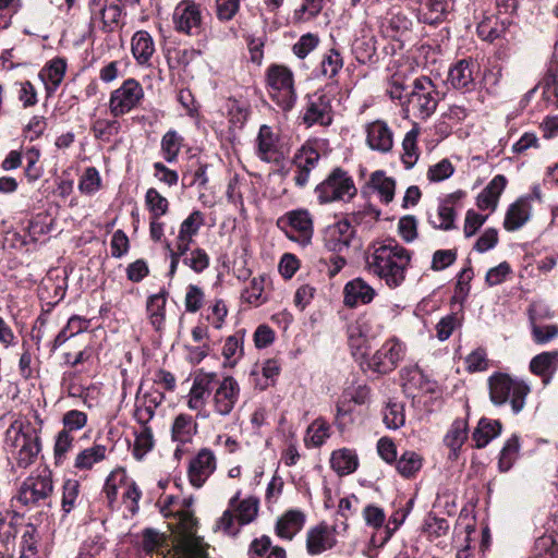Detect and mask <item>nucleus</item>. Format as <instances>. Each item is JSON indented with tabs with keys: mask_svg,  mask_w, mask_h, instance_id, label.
I'll use <instances>...</instances> for the list:
<instances>
[{
	"mask_svg": "<svg viewBox=\"0 0 558 558\" xmlns=\"http://www.w3.org/2000/svg\"><path fill=\"white\" fill-rule=\"evenodd\" d=\"M172 21L179 33L195 35L202 26L199 7L193 0H183L174 9Z\"/></svg>",
	"mask_w": 558,
	"mask_h": 558,
	"instance_id": "1a4fd4ad",
	"label": "nucleus"
},
{
	"mask_svg": "<svg viewBox=\"0 0 558 558\" xmlns=\"http://www.w3.org/2000/svg\"><path fill=\"white\" fill-rule=\"evenodd\" d=\"M86 328V320L73 316L69 319L66 326L60 330V332L56 336L54 340L51 344V352H54L59 347H61L70 337L81 332Z\"/></svg>",
	"mask_w": 558,
	"mask_h": 558,
	"instance_id": "49530a36",
	"label": "nucleus"
},
{
	"mask_svg": "<svg viewBox=\"0 0 558 558\" xmlns=\"http://www.w3.org/2000/svg\"><path fill=\"white\" fill-rule=\"evenodd\" d=\"M466 439V423L457 420L452 423L450 429L444 438V444L450 449L449 459H457L458 451Z\"/></svg>",
	"mask_w": 558,
	"mask_h": 558,
	"instance_id": "72a5a7b5",
	"label": "nucleus"
},
{
	"mask_svg": "<svg viewBox=\"0 0 558 558\" xmlns=\"http://www.w3.org/2000/svg\"><path fill=\"white\" fill-rule=\"evenodd\" d=\"M40 153L37 148L32 147L26 150L25 158L27 161L26 168H25V175L28 179V181H36L41 177V168L37 166V162L39 160Z\"/></svg>",
	"mask_w": 558,
	"mask_h": 558,
	"instance_id": "680f3d73",
	"label": "nucleus"
},
{
	"mask_svg": "<svg viewBox=\"0 0 558 558\" xmlns=\"http://www.w3.org/2000/svg\"><path fill=\"white\" fill-rule=\"evenodd\" d=\"M353 53L359 63L373 62L376 48L372 39H359L353 45Z\"/></svg>",
	"mask_w": 558,
	"mask_h": 558,
	"instance_id": "5fc2aeb1",
	"label": "nucleus"
},
{
	"mask_svg": "<svg viewBox=\"0 0 558 558\" xmlns=\"http://www.w3.org/2000/svg\"><path fill=\"white\" fill-rule=\"evenodd\" d=\"M319 204L350 201L356 193L352 177L342 168H335L314 190Z\"/></svg>",
	"mask_w": 558,
	"mask_h": 558,
	"instance_id": "20e7f679",
	"label": "nucleus"
},
{
	"mask_svg": "<svg viewBox=\"0 0 558 558\" xmlns=\"http://www.w3.org/2000/svg\"><path fill=\"white\" fill-rule=\"evenodd\" d=\"M204 298V292L198 286L190 284L185 294V310L196 313L203 306Z\"/></svg>",
	"mask_w": 558,
	"mask_h": 558,
	"instance_id": "774afa93",
	"label": "nucleus"
},
{
	"mask_svg": "<svg viewBox=\"0 0 558 558\" xmlns=\"http://www.w3.org/2000/svg\"><path fill=\"white\" fill-rule=\"evenodd\" d=\"M168 294L169 293L166 289H161L158 293L153 294L147 299L146 311L148 318L151 326L157 331L161 330L165 325Z\"/></svg>",
	"mask_w": 558,
	"mask_h": 558,
	"instance_id": "a878e982",
	"label": "nucleus"
},
{
	"mask_svg": "<svg viewBox=\"0 0 558 558\" xmlns=\"http://www.w3.org/2000/svg\"><path fill=\"white\" fill-rule=\"evenodd\" d=\"M53 493L51 472L44 470L37 475H29L21 484L16 500L28 508L50 507Z\"/></svg>",
	"mask_w": 558,
	"mask_h": 558,
	"instance_id": "39448f33",
	"label": "nucleus"
},
{
	"mask_svg": "<svg viewBox=\"0 0 558 558\" xmlns=\"http://www.w3.org/2000/svg\"><path fill=\"white\" fill-rule=\"evenodd\" d=\"M63 430L71 433L73 430L82 429L87 423V415L85 412L78 410L68 411L62 418Z\"/></svg>",
	"mask_w": 558,
	"mask_h": 558,
	"instance_id": "bf43d9fd",
	"label": "nucleus"
},
{
	"mask_svg": "<svg viewBox=\"0 0 558 558\" xmlns=\"http://www.w3.org/2000/svg\"><path fill=\"white\" fill-rule=\"evenodd\" d=\"M145 205L150 213V217L160 218L169 210V202L156 189L150 187L145 194Z\"/></svg>",
	"mask_w": 558,
	"mask_h": 558,
	"instance_id": "c03bdc74",
	"label": "nucleus"
},
{
	"mask_svg": "<svg viewBox=\"0 0 558 558\" xmlns=\"http://www.w3.org/2000/svg\"><path fill=\"white\" fill-rule=\"evenodd\" d=\"M144 92L138 82L126 80L119 88L112 92L110 97V111L114 117H120L137 106Z\"/></svg>",
	"mask_w": 558,
	"mask_h": 558,
	"instance_id": "6e6552de",
	"label": "nucleus"
},
{
	"mask_svg": "<svg viewBox=\"0 0 558 558\" xmlns=\"http://www.w3.org/2000/svg\"><path fill=\"white\" fill-rule=\"evenodd\" d=\"M155 52L151 36L146 31H138L132 38V53L140 64H146Z\"/></svg>",
	"mask_w": 558,
	"mask_h": 558,
	"instance_id": "c756f323",
	"label": "nucleus"
},
{
	"mask_svg": "<svg viewBox=\"0 0 558 558\" xmlns=\"http://www.w3.org/2000/svg\"><path fill=\"white\" fill-rule=\"evenodd\" d=\"M99 14H101L104 29L106 32H112L119 25L122 9L118 4H110L102 8Z\"/></svg>",
	"mask_w": 558,
	"mask_h": 558,
	"instance_id": "052dcab7",
	"label": "nucleus"
},
{
	"mask_svg": "<svg viewBox=\"0 0 558 558\" xmlns=\"http://www.w3.org/2000/svg\"><path fill=\"white\" fill-rule=\"evenodd\" d=\"M537 558H558V542L551 535H545L536 541Z\"/></svg>",
	"mask_w": 558,
	"mask_h": 558,
	"instance_id": "69168bd1",
	"label": "nucleus"
},
{
	"mask_svg": "<svg viewBox=\"0 0 558 558\" xmlns=\"http://www.w3.org/2000/svg\"><path fill=\"white\" fill-rule=\"evenodd\" d=\"M423 458L415 451H404L396 461L398 473L405 477L411 478L422 469Z\"/></svg>",
	"mask_w": 558,
	"mask_h": 558,
	"instance_id": "4c0bfd02",
	"label": "nucleus"
},
{
	"mask_svg": "<svg viewBox=\"0 0 558 558\" xmlns=\"http://www.w3.org/2000/svg\"><path fill=\"white\" fill-rule=\"evenodd\" d=\"M367 144L372 149L387 153L392 148V132L383 121H375L367 126Z\"/></svg>",
	"mask_w": 558,
	"mask_h": 558,
	"instance_id": "4be33fe9",
	"label": "nucleus"
},
{
	"mask_svg": "<svg viewBox=\"0 0 558 558\" xmlns=\"http://www.w3.org/2000/svg\"><path fill=\"white\" fill-rule=\"evenodd\" d=\"M329 424L322 417L316 418L306 430L304 438L306 446L319 447L329 437Z\"/></svg>",
	"mask_w": 558,
	"mask_h": 558,
	"instance_id": "79ce46f5",
	"label": "nucleus"
},
{
	"mask_svg": "<svg viewBox=\"0 0 558 558\" xmlns=\"http://www.w3.org/2000/svg\"><path fill=\"white\" fill-rule=\"evenodd\" d=\"M319 39L316 35L307 33L300 37V39L293 45L292 50L296 57L304 59L317 47Z\"/></svg>",
	"mask_w": 558,
	"mask_h": 558,
	"instance_id": "4d7b16f0",
	"label": "nucleus"
},
{
	"mask_svg": "<svg viewBox=\"0 0 558 558\" xmlns=\"http://www.w3.org/2000/svg\"><path fill=\"white\" fill-rule=\"evenodd\" d=\"M454 168L448 159H442L438 163L429 167L427 178L432 182H440L453 174Z\"/></svg>",
	"mask_w": 558,
	"mask_h": 558,
	"instance_id": "13d9d810",
	"label": "nucleus"
},
{
	"mask_svg": "<svg viewBox=\"0 0 558 558\" xmlns=\"http://www.w3.org/2000/svg\"><path fill=\"white\" fill-rule=\"evenodd\" d=\"M216 470V458L211 450L204 448L191 460L189 465L190 483L199 488Z\"/></svg>",
	"mask_w": 558,
	"mask_h": 558,
	"instance_id": "ddd939ff",
	"label": "nucleus"
},
{
	"mask_svg": "<svg viewBox=\"0 0 558 558\" xmlns=\"http://www.w3.org/2000/svg\"><path fill=\"white\" fill-rule=\"evenodd\" d=\"M204 223V214L199 210H194L182 221L179 231L195 236Z\"/></svg>",
	"mask_w": 558,
	"mask_h": 558,
	"instance_id": "e2e57ef3",
	"label": "nucleus"
},
{
	"mask_svg": "<svg viewBox=\"0 0 558 558\" xmlns=\"http://www.w3.org/2000/svg\"><path fill=\"white\" fill-rule=\"evenodd\" d=\"M101 179L95 167H88L81 178L78 189L82 193L94 194L100 187Z\"/></svg>",
	"mask_w": 558,
	"mask_h": 558,
	"instance_id": "864d4df0",
	"label": "nucleus"
},
{
	"mask_svg": "<svg viewBox=\"0 0 558 558\" xmlns=\"http://www.w3.org/2000/svg\"><path fill=\"white\" fill-rule=\"evenodd\" d=\"M318 146V140H308L292 157L291 163L295 167L293 182L299 189H303L308 184L311 172L319 162L320 154Z\"/></svg>",
	"mask_w": 558,
	"mask_h": 558,
	"instance_id": "0eeeda50",
	"label": "nucleus"
},
{
	"mask_svg": "<svg viewBox=\"0 0 558 558\" xmlns=\"http://www.w3.org/2000/svg\"><path fill=\"white\" fill-rule=\"evenodd\" d=\"M119 128L120 124L116 120L98 119L94 122L92 131L97 140L109 142L111 136L118 133Z\"/></svg>",
	"mask_w": 558,
	"mask_h": 558,
	"instance_id": "603ef678",
	"label": "nucleus"
},
{
	"mask_svg": "<svg viewBox=\"0 0 558 558\" xmlns=\"http://www.w3.org/2000/svg\"><path fill=\"white\" fill-rule=\"evenodd\" d=\"M344 304L355 307L359 303L368 304L373 301L376 292L362 278H355L344 286Z\"/></svg>",
	"mask_w": 558,
	"mask_h": 558,
	"instance_id": "412c9836",
	"label": "nucleus"
},
{
	"mask_svg": "<svg viewBox=\"0 0 558 558\" xmlns=\"http://www.w3.org/2000/svg\"><path fill=\"white\" fill-rule=\"evenodd\" d=\"M73 440L74 438L71 433L63 429L58 433L53 449L56 464H60L62 462L65 453L72 448Z\"/></svg>",
	"mask_w": 558,
	"mask_h": 558,
	"instance_id": "6e6d98bb",
	"label": "nucleus"
},
{
	"mask_svg": "<svg viewBox=\"0 0 558 558\" xmlns=\"http://www.w3.org/2000/svg\"><path fill=\"white\" fill-rule=\"evenodd\" d=\"M422 3L426 11L422 14L421 21L428 25L442 23L453 7V0H422Z\"/></svg>",
	"mask_w": 558,
	"mask_h": 558,
	"instance_id": "393cba45",
	"label": "nucleus"
},
{
	"mask_svg": "<svg viewBox=\"0 0 558 558\" xmlns=\"http://www.w3.org/2000/svg\"><path fill=\"white\" fill-rule=\"evenodd\" d=\"M268 84L272 89L283 92L287 107L295 100L293 73L287 66L274 64L267 73Z\"/></svg>",
	"mask_w": 558,
	"mask_h": 558,
	"instance_id": "f3484780",
	"label": "nucleus"
},
{
	"mask_svg": "<svg viewBox=\"0 0 558 558\" xmlns=\"http://www.w3.org/2000/svg\"><path fill=\"white\" fill-rule=\"evenodd\" d=\"M539 86L543 88L542 102L545 108H558V64H551Z\"/></svg>",
	"mask_w": 558,
	"mask_h": 558,
	"instance_id": "cd10ccee",
	"label": "nucleus"
},
{
	"mask_svg": "<svg viewBox=\"0 0 558 558\" xmlns=\"http://www.w3.org/2000/svg\"><path fill=\"white\" fill-rule=\"evenodd\" d=\"M36 430L35 427L32 426L31 423H23L19 421H14L4 434V442L8 448H10V452L16 451L22 447L28 436H32Z\"/></svg>",
	"mask_w": 558,
	"mask_h": 558,
	"instance_id": "c85d7f7f",
	"label": "nucleus"
},
{
	"mask_svg": "<svg viewBox=\"0 0 558 558\" xmlns=\"http://www.w3.org/2000/svg\"><path fill=\"white\" fill-rule=\"evenodd\" d=\"M251 113L250 106L238 99H229V114L230 122L239 128H242Z\"/></svg>",
	"mask_w": 558,
	"mask_h": 558,
	"instance_id": "3c124183",
	"label": "nucleus"
},
{
	"mask_svg": "<svg viewBox=\"0 0 558 558\" xmlns=\"http://www.w3.org/2000/svg\"><path fill=\"white\" fill-rule=\"evenodd\" d=\"M462 196V192H456L446 196L438 207L436 215L428 214V222L435 229L452 230L456 228V211L453 203Z\"/></svg>",
	"mask_w": 558,
	"mask_h": 558,
	"instance_id": "6ab92c4d",
	"label": "nucleus"
},
{
	"mask_svg": "<svg viewBox=\"0 0 558 558\" xmlns=\"http://www.w3.org/2000/svg\"><path fill=\"white\" fill-rule=\"evenodd\" d=\"M239 499V494H236L230 500V507L235 508L238 515L236 520L239 525L242 526L244 524L251 523L257 515L258 512V500L254 497H248L239 502L235 507V504Z\"/></svg>",
	"mask_w": 558,
	"mask_h": 558,
	"instance_id": "e433bc0d",
	"label": "nucleus"
},
{
	"mask_svg": "<svg viewBox=\"0 0 558 558\" xmlns=\"http://www.w3.org/2000/svg\"><path fill=\"white\" fill-rule=\"evenodd\" d=\"M183 264L194 272L202 274L209 267L210 258L204 248L196 247L183 258Z\"/></svg>",
	"mask_w": 558,
	"mask_h": 558,
	"instance_id": "09e8293b",
	"label": "nucleus"
},
{
	"mask_svg": "<svg viewBox=\"0 0 558 558\" xmlns=\"http://www.w3.org/2000/svg\"><path fill=\"white\" fill-rule=\"evenodd\" d=\"M369 183L380 194L384 203L388 204L393 199L396 181L392 178L386 177L384 171L377 170L373 172Z\"/></svg>",
	"mask_w": 558,
	"mask_h": 558,
	"instance_id": "58836bf2",
	"label": "nucleus"
},
{
	"mask_svg": "<svg viewBox=\"0 0 558 558\" xmlns=\"http://www.w3.org/2000/svg\"><path fill=\"white\" fill-rule=\"evenodd\" d=\"M305 514L301 510H288L276 524L277 535L291 541L304 526Z\"/></svg>",
	"mask_w": 558,
	"mask_h": 558,
	"instance_id": "b1692460",
	"label": "nucleus"
},
{
	"mask_svg": "<svg viewBox=\"0 0 558 558\" xmlns=\"http://www.w3.org/2000/svg\"><path fill=\"white\" fill-rule=\"evenodd\" d=\"M196 423L193 417L187 414H179L172 425V439L181 444L190 442L193 435L196 433Z\"/></svg>",
	"mask_w": 558,
	"mask_h": 558,
	"instance_id": "c9c22d12",
	"label": "nucleus"
},
{
	"mask_svg": "<svg viewBox=\"0 0 558 558\" xmlns=\"http://www.w3.org/2000/svg\"><path fill=\"white\" fill-rule=\"evenodd\" d=\"M355 229L348 221H338L329 226L324 235L325 247L333 253L343 254L355 241Z\"/></svg>",
	"mask_w": 558,
	"mask_h": 558,
	"instance_id": "9b49d317",
	"label": "nucleus"
},
{
	"mask_svg": "<svg viewBox=\"0 0 558 558\" xmlns=\"http://www.w3.org/2000/svg\"><path fill=\"white\" fill-rule=\"evenodd\" d=\"M330 464L339 475H348L357 469L359 459L354 451L343 448L332 452Z\"/></svg>",
	"mask_w": 558,
	"mask_h": 558,
	"instance_id": "473e14b6",
	"label": "nucleus"
},
{
	"mask_svg": "<svg viewBox=\"0 0 558 558\" xmlns=\"http://www.w3.org/2000/svg\"><path fill=\"white\" fill-rule=\"evenodd\" d=\"M402 357V348L398 342L385 343L368 362V366L380 374H387L395 369Z\"/></svg>",
	"mask_w": 558,
	"mask_h": 558,
	"instance_id": "a211bd4d",
	"label": "nucleus"
},
{
	"mask_svg": "<svg viewBox=\"0 0 558 558\" xmlns=\"http://www.w3.org/2000/svg\"><path fill=\"white\" fill-rule=\"evenodd\" d=\"M277 225L290 240L307 245L313 236V218L307 209L299 208L290 210L281 216Z\"/></svg>",
	"mask_w": 558,
	"mask_h": 558,
	"instance_id": "423d86ee",
	"label": "nucleus"
},
{
	"mask_svg": "<svg viewBox=\"0 0 558 558\" xmlns=\"http://www.w3.org/2000/svg\"><path fill=\"white\" fill-rule=\"evenodd\" d=\"M410 252L395 241H389L374 250L366 257L368 271L386 282L389 288H397L405 279V270L410 265Z\"/></svg>",
	"mask_w": 558,
	"mask_h": 558,
	"instance_id": "f257e3e1",
	"label": "nucleus"
},
{
	"mask_svg": "<svg viewBox=\"0 0 558 558\" xmlns=\"http://www.w3.org/2000/svg\"><path fill=\"white\" fill-rule=\"evenodd\" d=\"M154 447L153 432L148 426H144L136 435L133 448V454L137 460H141Z\"/></svg>",
	"mask_w": 558,
	"mask_h": 558,
	"instance_id": "8fccbe9b",
	"label": "nucleus"
},
{
	"mask_svg": "<svg viewBox=\"0 0 558 558\" xmlns=\"http://www.w3.org/2000/svg\"><path fill=\"white\" fill-rule=\"evenodd\" d=\"M531 202L532 196H522L509 207L504 222L507 230H518L530 219Z\"/></svg>",
	"mask_w": 558,
	"mask_h": 558,
	"instance_id": "5701e85b",
	"label": "nucleus"
},
{
	"mask_svg": "<svg viewBox=\"0 0 558 558\" xmlns=\"http://www.w3.org/2000/svg\"><path fill=\"white\" fill-rule=\"evenodd\" d=\"M375 336L374 317L367 313L360 315L354 323L348 326L349 345L356 351L354 354L366 355L368 353V339Z\"/></svg>",
	"mask_w": 558,
	"mask_h": 558,
	"instance_id": "9d476101",
	"label": "nucleus"
},
{
	"mask_svg": "<svg viewBox=\"0 0 558 558\" xmlns=\"http://www.w3.org/2000/svg\"><path fill=\"white\" fill-rule=\"evenodd\" d=\"M557 352H543L532 359L530 369L533 374L542 376L544 384H547L557 367Z\"/></svg>",
	"mask_w": 558,
	"mask_h": 558,
	"instance_id": "7c9ffc66",
	"label": "nucleus"
},
{
	"mask_svg": "<svg viewBox=\"0 0 558 558\" xmlns=\"http://www.w3.org/2000/svg\"><path fill=\"white\" fill-rule=\"evenodd\" d=\"M530 391V386L519 378L505 373L490 375V401L495 404L510 401L513 414H519L523 410Z\"/></svg>",
	"mask_w": 558,
	"mask_h": 558,
	"instance_id": "f03ea898",
	"label": "nucleus"
},
{
	"mask_svg": "<svg viewBox=\"0 0 558 558\" xmlns=\"http://www.w3.org/2000/svg\"><path fill=\"white\" fill-rule=\"evenodd\" d=\"M439 99V92L433 81L421 76L413 81L412 89L407 93L405 110L424 120L435 112Z\"/></svg>",
	"mask_w": 558,
	"mask_h": 558,
	"instance_id": "7ed1b4c3",
	"label": "nucleus"
},
{
	"mask_svg": "<svg viewBox=\"0 0 558 558\" xmlns=\"http://www.w3.org/2000/svg\"><path fill=\"white\" fill-rule=\"evenodd\" d=\"M303 122L307 126L315 123L327 126L332 122V107L330 98L323 93H315L308 97V102L303 116Z\"/></svg>",
	"mask_w": 558,
	"mask_h": 558,
	"instance_id": "f8f14e48",
	"label": "nucleus"
},
{
	"mask_svg": "<svg viewBox=\"0 0 558 558\" xmlns=\"http://www.w3.org/2000/svg\"><path fill=\"white\" fill-rule=\"evenodd\" d=\"M343 58L339 50L330 48L324 52L319 63V75L332 80L335 78L340 70L343 68Z\"/></svg>",
	"mask_w": 558,
	"mask_h": 558,
	"instance_id": "f704fd0d",
	"label": "nucleus"
},
{
	"mask_svg": "<svg viewBox=\"0 0 558 558\" xmlns=\"http://www.w3.org/2000/svg\"><path fill=\"white\" fill-rule=\"evenodd\" d=\"M257 154L263 161L270 162L272 156L278 151V136L269 125L263 124L257 135Z\"/></svg>",
	"mask_w": 558,
	"mask_h": 558,
	"instance_id": "2f4dec72",
	"label": "nucleus"
},
{
	"mask_svg": "<svg viewBox=\"0 0 558 558\" xmlns=\"http://www.w3.org/2000/svg\"><path fill=\"white\" fill-rule=\"evenodd\" d=\"M401 378L404 392L412 397H415L414 390L424 389L429 384V380L417 367L402 368Z\"/></svg>",
	"mask_w": 558,
	"mask_h": 558,
	"instance_id": "a19ab883",
	"label": "nucleus"
},
{
	"mask_svg": "<svg viewBox=\"0 0 558 558\" xmlns=\"http://www.w3.org/2000/svg\"><path fill=\"white\" fill-rule=\"evenodd\" d=\"M401 238L410 243L417 238V220L414 216H404L398 222Z\"/></svg>",
	"mask_w": 558,
	"mask_h": 558,
	"instance_id": "338daca9",
	"label": "nucleus"
},
{
	"mask_svg": "<svg viewBox=\"0 0 558 558\" xmlns=\"http://www.w3.org/2000/svg\"><path fill=\"white\" fill-rule=\"evenodd\" d=\"M40 450V436L36 429L32 436H28V439H26V442H24L20 449L12 451L16 466L20 469H27L35 462Z\"/></svg>",
	"mask_w": 558,
	"mask_h": 558,
	"instance_id": "bb28decb",
	"label": "nucleus"
},
{
	"mask_svg": "<svg viewBox=\"0 0 558 558\" xmlns=\"http://www.w3.org/2000/svg\"><path fill=\"white\" fill-rule=\"evenodd\" d=\"M217 380L216 373H207L199 369L194 377L193 386L190 390L189 408L192 410L202 409L205 404V397L210 393L213 384Z\"/></svg>",
	"mask_w": 558,
	"mask_h": 558,
	"instance_id": "aec40b11",
	"label": "nucleus"
},
{
	"mask_svg": "<svg viewBox=\"0 0 558 558\" xmlns=\"http://www.w3.org/2000/svg\"><path fill=\"white\" fill-rule=\"evenodd\" d=\"M519 449V438L513 435L506 441L500 451L498 458V470L500 472H507L511 469L518 458Z\"/></svg>",
	"mask_w": 558,
	"mask_h": 558,
	"instance_id": "37998d69",
	"label": "nucleus"
},
{
	"mask_svg": "<svg viewBox=\"0 0 558 558\" xmlns=\"http://www.w3.org/2000/svg\"><path fill=\"white\" fill-rule=\"evenodd\" d=\"M264 291V278L255 277L250 282V287L246 288L243 296L245 300L255 305H259L266 301V298L263 296Z\"/></svg>",
	"mask_w": 558,
	"mask_h": 558,
	"instance_id": "0e129e2a",
	"label": "nucleus"
},
{
	"mask_svg": "<svg viewBox=\"0 0 558 558\" xmlns=\"http://www.w3.org/2000/svg\"><path fill=\"white\" fill-rule=\"evenodd\" d=\"M182 136L177 131H168L161 140V151L167 162H173L182 146Z\"/></svg>",
	"mask_w": 558,
	"mask_h": 558,
	"instance_id": "a18cd8bd",
	"label": "nucleus"
},
{
	"mask_svg": "<svg viewBox=\"0 0 558 558\" xmlns=\"http://www.w3.org/2000/svg\"><path fill=\"white\" fill-rule=\"evenodd\" d=\"M478 64L472 59L459 60L449 69L448 82L454 89L471 90L475 83L474 74Z\"/></svg>",
	"mask_w": 558,
	"mask_h": 558,
	"instance_id": "dca6fc26",
	"label": "nucleus"
},
{
	"mask_svg": "<svg viewBox=\"0 0 558 558\" xmlns=\"http://www.w3.org/2000/svg\"><path fill=\"white\" fill-rule=\"evenodd\" d=\"M337 544L335 529H330L326 523L311 527L306 534V550L311 556H317L326 550L333 548Z\"/></svg>",
	"mask_w": 558,
	"mask_h": 558,
	"instance_id": "2eb2a0df",
	"label": "nucleus"
},
{
	"mask_svg": "<svg viewBox=\"0 0 558 558\" xmlns=\"http://www.w3.org/2000/svg\"><path fill=\"white\" fill-rule=\"evenodd\" d=\"M106 451L107 448L104 445H94L86 448L76 456L74 466L80 470H89L95 463L106 458Z\"/></svg>",
	"mask_w": 558,
	"mask_h": 558,
	"instance_id": "ea45409f",
	"label": "nucleus"
},
{
	"mask_svg": "<svg viewBox=\"0 0 558 558\" xmlns=\"http://www.w3.org/2000/svg\"><path fill=\"white\" fill-rule=\"evenodd\" d=\"M417 131H409L402 142L403 155L402 162L405 169H411L418 159V148L416 144Z\"/></svg>",
	"mask_w": 558,
	"mask_h": 558,
	"instance_id": "de8ad7c7",
	"label": "nucleus"
},
{
	"mask_svg": "<svg viewBox=\"0 0 558 558\" xmlns=\"http://www.w3.org/2000/svg\"><path fill=\"white\" fill-rule=\"evenodd\" d=\"M239 395L238 381L231 376L225 377L214 395L215 411L222 416L229 415L238 402Z\"/></svg>",
	"mask_w": 558,
	"mask_h": 558,
	"instance_id": "4468645a",
	"label": "nucleus"
}]
</instances>
